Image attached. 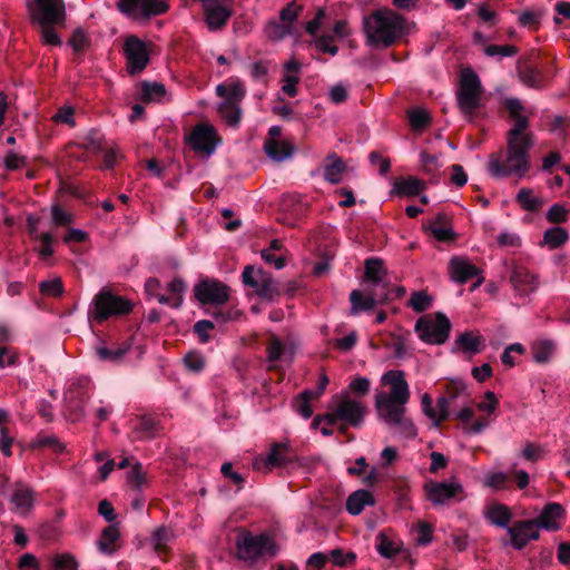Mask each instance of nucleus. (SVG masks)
<instances>
[{"instance_id": "a18cd8bd", "label": "nucleus", "mask_w": 570, "mask_h": 570, "mask_svg": "<svg viewBox=\"0 0 570 570\" xmlns=\"http://www.w3.org/2000/svg\"><path fill=\"white\" fill-rule=\"evenodd\" d=\"M365 293L370 294L379 304H386L393 301L392 291L390 289V281L384 279L379 284L367 285Z\"/></svg>"}, {"instance_id": "4c0bfd02", "label": "nucleus", "mask_w": 570, "mask_h": 570, "mask_svg": "<svg viewBox=\"0 0 570 570\" xmlns=\"http://www.w3.org/2000/svg\"><path fill=\"white\" fill-rule=\"evenodd\" d=\"M166 96V88L160 82L142 81L140 83V100L144 102H161Z\"/></svg>"}, {"instance_id": "37998d69", "label": "nucleus", "mask_w": 570, "mask_h": 570, "mask_svg": "<svg viewBox=\"0 0 570 570\" xmlns=\"http://www.w3.org/2000/svg\"><path fill=\"white\" fill-rule=\"evenodd\" d=\"M425 187V183L415 177L399 179L394 183L393 191L401 196H416Z\"/></svg>"}, {"instance_id": "13d9d810", "label": "nucleus", "mask_w": 570, "mask_h": 570, "mask_svg": "<svg viewBox=\"0 0 570 570\" xmlns=\"http://www.w3.org/2000/svg\"><path fill=\"white\" fill-rule=\"evenodd\" d=\"M409 121L413 130L421 131L430 125L431 116L425 109L414 108L409 111Z\"/></svg>"}, {"instance_id": "b1692460", "label": "nucleus", "mask_w": 570, "mask_h": 570, "mask_svg": "<svg viewBox=\"0 0 570 570\" xmlns=\"http://www.w3.org/2000/svg\"><path fill=\"white\" fill-rule=\"evenodd\" d=\"M449 272L454 282L465 284L479 274V268L468 259L454 256L449 263Z\"/></svg>"}, {"instance_id": "680f3d73", "label": "nucleus", "mask_w": 570, "mask_h": 570, "mask_svg": "<svg viewBox=\"0 0 570 570\" xmlns=\"http://www.w3.org/2000/svg\"><path fill=\"white\" fill-rule=\"evenodd\" d=\"M52 225L56 227H68L73 223V215L66 212L59 204L51 207Z\"/></svg>"}, {"instance_id": "cd10ccee", "label": "nucleus", "mask_w": 570, "mask_h": 570, "mask_svg": "<svg viewBox=\"0 0 570 570\" xmlns=\"http://www.w3.org/2000/svg\"><path fill=\"white\" fill-rule=\"evenodd\" d=\"M35 501L33 491L23 484H17L12 491L10 502L13 510L20 514H27Z\"/></svg>"}, {"instance_id": "7ed1b4c3", "label": "nucleus", "mask_w": 570, "mask_h": 570, "mask_svg": "<svg viewBox=\"0 0 570 570\" xmlns=\"http://www.w3.org/2000/svg\"><path fill=\"white\" fill-rule=\"evenodd\" d=\"M281 547L275 537L269 533H253L239 529L235 538V557L247 567H254L261 560L275 558Z\"/></svg>"}, {"instance_id": "0eeeda50", "label": "nucleus", "mask_w": 570, "mask_h": 570, "mask_svg": "<svg viewBox=\"0 0 570 570\" xmlns=\"http://www.w3.org/2000/svg\"><path fill=\"white\" fill-rule=\"evenodd\" d=\"M131 309L132 304L128 299L104 288L95 295L88 315L97 323H102L111 316L127 315Z\"/></svg>"}, {"instance_id": "9b49d317", "label": "nucleus", "mask_w": 570, "mask_h": 570, "mask_svg": "<svg viewBox=\"0 0 570 570\" xmlns=\"http://www.w3.org/2000/svg\"><path fill=\"white\" fill-rule=\"evenodd\" d=\"M31 21L40 26L63 24L66 8L63 0H32L27 2Z\"/></svg>"}, {"instance_id": "dca6fc26", "label": "nucleus", "mask_w": 570, "mask_h": 570, "mask_svg": "<svg viewBox=\"0 0 570 570\" xmlns=\"http://www.w3.org/2000/svg\"><path fill=\"white\" fill-rule=\"evenodd\" d=\"M514 481L519 490H524L530 484V475L524 470L515 469V464L510 470V473L501 471H492L485 474L483 485L494 491H505L511 489V483Z\"/></svg>"}, {"instance_id": "9d476101", "label": "nucleus", "mask_w": 570, "mask_h": 570, "mask_svg": "<svg viewBox=\"0 0 570 570\" xmlns=\"http://www.w3.org/2000/svg\"><path fill=\"white\" fill-rule=\"evenodd\" d=\"M481 92L479 76L470 68L462 70L458 102L461 111L469 118L480 107Z\"/></svg>"}, {"instance_id": "bf43d9fd", "label": "nucleus", "mask_w": 570, "mask_h": 570, "mask_svg": "<svg viewBox=\"0 0 570 570\" xmlns=\"http://www.w3.org/2000/svg\"><path fill=\"white\" fill-rule=\"evenodd\" d=\"M303 7L297 4L295 1L287 3L279 12V20L284 24H288L291 30L294 29V23L297 21Z\"/></svg>"}, {"instance_id": "c756f323", "label": "nucleus", "mask_w": 570, "mask_h": 570, "mask_svg": "<svg viewBox=\"0 0 570 570\" xmlns=\"http://www.w3.org/2000/svg\"><path fill=\"white\" fill-rule=\"evenodd\" d=\"M285 352L284 343L275 335H272L266 346L267 361L269 363L268 370L277 375V382L282 381L284 373L277 366V362L282 358Z\"/></svg>"}, {"instance_id": "de8ad7c7", "label": "nucleus", "mask_w": 570, "mask_h": 570, "mask_svg": "<svg viewBox=\"0 0 570 570\" xmlns=\"http://www.w3.org/2000/svg\"><path fill=\"white\" fill-rule=\"evenodd\" d=\"M218 112L230 127H237L240 122L243 111L238 104L220 102Z\"/></svg>"}, {"instance_id": "69168bd1", "label": "nucleus", "mask_w": 570, "mask_h": 570, "mask_svg": "<svg viewBox=\"0 0 570 570\" xmlns=\"http://www.w3.org/2000/svg\"><path fill=\"white\" fill-rule=\"evenodd\" d=\"M186 368L191 373H200L206 364V360L199 352H189L184 357Z\"/></svg>"}, {"instance_id": "f3484780", "label": "nucleus", "mask_w": 570, "mask_h": 570, "mask_svg": "<svg viewBox=\"0 0 570 570\" xmlns=\"http://www.w3.org/2000/svg\"><path fill=\"white\" fill-rule=\"evenodd\" d=\"M243 283L255 289L256 294L265 299L272 301L279 294L278 287L272 275L258 269L255 273L253 266L247 265L242 273Z\"/></svg>"}, {"instance_id": "f704fd0d", "label": "nucleus", "mask_w": 570, "mask_h": 570, "mask_svg": "<svg viewBox=\"0 0 570 570\" xmlns=\"http://www.w3.org/2000/svg\"><path fill=\"white\" fill-rule=\"evenodd\" d=\"M381 385L389 392H409V384L405 374L400 370H390L381 377Z\"/></svg>"}, {"instance_id": "3c124183", "label": "nucleus", "mask_w": 570, "mask_h": 570, "mask_svg": "<svg viewBox=\"0 0 570 570\" xmlns=\"http://www.w3.org/2000/svg\"><path fill=\"white\" fill-rule=\"evenodd\" d=\"M168 9L169 6L164 0H142V7L140 8V17L145 20H149L153 17L166 13Z\"/></svg>"}, {"instance_id": "f257e3e1", "label": "nucleus", "mask_w": 570, "mask_h": 570, "mask_svg": "<svg viewBox=\"0 0 570 570\" xmlns=\"http://www.w3.org/2000/svg\"><path fill=\"white\" fill-rule=\"evenodd\" d=\"M504 109L513 120L512 128L507 132V151L492 154L489 170L494 177L517 176L522 178L530 169L529 151L534 145L533 135L528 132L529 118L522 114L524 107L518 98H507Z\"/></svg>"}, {"instance_id": "ddd939ff", "label": "nucleus", "mask_w": 570, "mask_h": 570, "mask_svg": "<svg viewBox=\"0 0 570 570\" xmlns=\"http://www.w3.org/2000/svg\"><path fill=\"white\" fill-rule=\"evenodd\" d=\"M425 499L434 505L448 504L451 500H463L466 493L459 481L440 482L428 480L423 484Z\"/></svg>"}, {"instance_id": "bb28decb", "label": "nucleus", "mask_w": 570, "mask_h": 570, "mask_svg": "<svg viewBox=\"0 0 570 570\" xmlns=\"http://www.w3.org/2000/svg\"><path fill=\"white\" fill-rule=\"evenodd\" d=\"M263 149L272 160L282 163L294 156L296 147L287 140L265 139Z\"/></svg>"}, {"instance_id": "c03bdc74", "label": "nucleus", "mask_w": 570, "mask_h": 570, "mask_svg": "<svg viewBox=\"0 0 570 570\" xmlns=\"http://www.w3.org/2000/svg\"><path fill=\"white\" fill-rule=\"evenodd\" d=\"M170 538V531L165 527L156 529L151 537L153 548L155 552L158 554L159 558L164 560L167 558L170 550L168 547Z\"/></svg>"}, {"instance_id": "a878e982", "label": "nucleus", "mask_w": 570, "mask_h": 570, "mask_svg": "<svg viewBox=\"0 0 570 570\" xmlns=\"http://www.w3.org/2000/svg\"><path fill=\"white\" fill-rule=\"evenodd\" d=\"M509 281L519 295H527L537 288L535 277L522 266H514Z\"/></svg>"}, {"instance_id": "a211bd4d", "label": "nucleus", "mask_w": 570, "mask_h": 570, "mask_svg": "<svg viewBox=\"0 0 570 570\" xmlns=\"http://www.w3.org/2000/svg\"><path fill=\"white\" fill-rule=\"evenodd\" d=\"M509 544L515 550L524 549L531 541L540 539L538 523L531 520H518L507 529Z\"/></svg>"}, {"instance_id": "4be33fe9", "label": "nucleus", "mask_w": 570, "mask_h": 570, "mask_svg": "<svg viewBox=\"0 0 570 570\" xmlns=\"http://www.w3.org/2000/svg\"><path fill=\"white\" fill-rule=\"evenodd\" d=\"M483 518L491 524L498 528L510 527L513 512L512 509L501 502H490L483 509Z\"/></svg>"}, {"instance_id": "8fccbe9b", "label": "nucleus", "mask_w": 570, "mask_h": 570, "mask_svg": "<svg viewBox=\"0 0 570 570\" xmlns=\"http://www.w3.org/2000/svg\"><path fill=\"white\" fill-rule=\"evenodd\" d=\"M104 135L98 129H90L79 144L86 151L97 154L104 150Z\"/></svg>"}, {"instance_id": "5fc2aeb1", "label": "nucleus", "mask_w": 570, "mask_h": 570, "mask_svg": "<svg viewBox=\"0 0 570 570\" xmlns=\"http://www.w3.org/2000/svg\"><path fill=\"white\" fill-rule=\"evenodd\" d=\"M90 38L82 28L75 29L68 40V45L72 48L76 55L82 53L90 47Z\"/></svg>"}, {"instance_id": "f8f14e48", "label": "nucleus", "mask_w": 570, "mask_h": 570, "mask_svg": "<svg viewBox=\"0 0 570 570\" xmlns=\"http://www.w3.org/2000/svg\"><path fill=\"white\" fill-rule=\"evenodd\" d=\"M200 3L204 21L209 31L223 30L234 14V0H194Z\"/></svg>"}, {"instance_id": "393cba45", "label": "nucleus", "mask_w": 570, "mask_h": 570, "mask_svg": "<svg viewBox=\"0 0 570 570\" xmlns=\"http://www.w3.org/2000/svg\"><path fill=\"white\" fill-rule=\"evenodd\" d=\"M376 540L377 552L384 558H393L400 553L403 548L402 540L392 529L381 531Z\"/></svg>"}, {"instance_id": "5701e85b", "label": "nucleus", "mask_w": 570, "mask_h": 570, "mask_svg": "<svg viewBox=\"0 0 570 570\" xmlns=\"http://www.w3.org/2000/svg\"><path fill=\"white\" fill-rule=\"evenodd\" d=\"M422 405L426 416L436 424L448 417L450 404L444 394H440L435 399L432 397V394H424Z\"/></svg>"}, {"instance_id": "39448f33", "label": "nucleus", "mask_w": 570, "mask_h": 570, "mask_svg": "<svg viewBox=\"0 0 570 570\" xmlns=\"http://www.w3.org/2000/svg\"><path fill=\"white\" fill-rule=\"evenodd\" d=\"M409 394H377L376 409L379 416L389 425L395 426L406 438H414L416 430L406 416L405 404Z\"/></svg>"}, {"instance_id": "338daca9", "label": "nucleus", "mask_w": 570, "mask_h": 570, "mask_svg": "<svg viewBox=\"0 0 570 570\" xmlns=\"http://www.w3.org/2000/svg\"><path fill=\"white\" fill-rule=\"evenodd\" d=\"M553 351V344L550 341H540L532 347L533 360L537 363H547Z\"/></svg>"}, {"instance_id": "f03ea898", "label": "nucleus", "mask_w": 570, "mask_h": 570, "mask_svg": "<svg viewBox=\"0 0 570 570\" xmlns=\"http://www.w3.org/2000/svg\"><path fill=\"white\" fill-rule=\"evenodd\" d=\"M406 19L392 9H377L363 19L367 43L372 47L387 48L407 32Z\"/></svg>"}, {"instance_id": "412c9836", "label": "nucleus", "mask_w": 570, "mask_h": 570, "mask_svg": "<svg viewBox=\"0 0 570 570\" xmlns=\"http://www.w3.org/2000/svg\"><path fill=\"white\" fill-rule=\"evenodd\" d=\"M130 423V438L132 441L150 440L163 431L160 421L154 415H141L131 420Z\"/></svg>"}, {"instance_id": "052dcab7", "label": "nucleus", "mask_w": 570, "mask_h": 570, "mask_svg": "<svg viewBox=\"0 0 570 570\" xmlns=\"http://www.w3.org/2000/svg\"><path fill=\"white\" fill-rule=\"evenodd\" d=\"M32 445L38 449L51 448L56 453H62L66 450L63 443H61L55 435L38 434Z\"/></svg>"}, {"instance_id": "72a5a7b5", "label": "nucleus", "mask_w": 570, "mask_h": 570, "mask_svg": "<svg viewBox=\"0 0 570 570\" xmlns=\"http://www.w3.org/2000/svg\"><path fill=\"white\" fill-rule=\"evenodd\" d=\"M217 96L224 98L223 102L238 104L244 99L246 89L240 80H234L230 83H219L216 87Z\"/></svg>"}, {"instance_id": "473e14b6", "label": "nucleus", "mask_w": 570, "mask_h": 570, "mask_svg": "<svg viewBox=\"0 0 570 570\" xmlns=\"http://www.w3.org/2000/svg\"><path fill=\"white\" fill-rule=\"evenodd\" d=\"M386 278L384 262L379 257H368L364 262V282L367 285L379 284Z\"/></svg>"}, {"instance_id": "6e6552de", "label": "nucleus", "mask_w": 570, "mask_h": 570, "mask_svg": "<svg viewBox=\"0 0 570 570\" xmlns=\"http://www.w3.org/2000/svg\"><path fill=\"white\" fill-rule=\"evenodd\" d=\"M452 324L442 312L420 317L415 323V332L426 344L442 345L450 336Z\"/></svg>"}, {"instance_id": "c9c22d12", "label": "nucleus", "mask_w": 570, "mask_h": 570, "mask_svg": "<svg viewBox=\"0 0 570 570\" xmlns=\"http://www.w3.org/2000/svg\"><path fill=\"white\" fill-rule=\"evenodd\" d=\"M318 397L320 394H298L293 399L292 405L301 416L308 419L317 409Z\"/></svg>"}, {"instance_id": "864d4df0", "label": "nucleus", "mask_w": 570, "mask_h": 570, "mask_svg": "<svg viewBox=\"0 0 570 570\" xmlns=\"http://www.w3.org/2000/svg\"><path fill=\"white\" fill-rule=\"evenodd\" d=\"M265 33L268 39L277 41L286 38L287 36L295 35V30H291L288 24H284L281 20H271L267 22Z\"/></svg>"}, {"instance_id": "c85d7f7f", "label": "nucleus", "mask_w": 570, "mask_h": 570, "mask_svg": "<svg viewBox=\"0 0 570 570\" xmlns=\"http://www.w3.org/2000/svg\"><path fill=\"white\" fill-rule=\"evenodd\" d=\"M375 502V498L370 491L356 490L348 495L346 500V510L352 515H358L366 507H373Z\"/></svg>"}, {"instance_id": "6ab92c4d", "label": "nucleus", "mask_w": 570, "mask_h": 570, "mask_svg": "<svg viewBox=\"0 0 570 570\" xmlns=\"http://www.w3.org/2000/svg\"><path fill=\"white\" fill-rule=\"evenodd\" d=\"M186 141L195 151H203L210 155L220 140L213 126L200 124L194 127L186 137Z\"/></svg>"}, {"instance_id": "7c9ffc66", "label": "nucleus", "mask_w": 570, "mask_h": 570, "mask_svg": "<svg viewBox=\"0 0 570 570\" xmlns=\"http://www.w3.org/2000/svg\"><path fill=\"white\" fill-rule=\"evenodd\" d=\"M428 228L439 242L448 243L456 238V234L450 227L445 213H438L435 218L430 222Z\"/></svg>"}, {"instance_id": "ea45409f", "label": "nucleus", "mask_w": 570, "mask_h": 570, "mask_svg": "<svg viewBox=\"0 0 570 570\" xmlns=\"http://www.w3.org/2000/svg\"><path fill=\"white\" fill-rule=\"evenodd\" d=\"M350 303L352 305V314L356 315L361 312L372 311L376 305H380L370 294L365 295L354 289L350 294Z\"/></svg>"}, {"instance_id": "1a4fd4ad", "label": "nucleus", "mask_w": 570, "mask_h": 570, "mask_svg": "<svg viewBox=\"0 0 570 570\" xmlns=\"http://www.w3.org/2000/svg\"><path fill=\"white\" fill-rule=\"evenodd\" d=\"M295 453L288 442H275L271 444L268 452L259 454L253 459V470L267 474L275 469H282L292 463Z\"/></svg>"}, {"instance_id": "423d86ee", "label": "nucleus", "mask_w": 570, "mask_h": 570, "mask_svg": "<svg viewBox=\"0 0 570 570\" xmlns=\"http://www.w3.org/2000/svg\"><path fill=\"white\" fill-rule=\"evenodd\" d=\"M499 404L495 394H484L480 402H474L463 407L458 413V420L462 430L468 434H478L485 429Z\"/></svg>"}, {"instance_id": "58836bf2", "label": "nucleus", "mask_w": 570, "mask_h": 570, "mask_svg": "<svg viewBox=\"0 0 570 570\" xmlns=\"http://www.w3.org/2000/svg\"><path fill=\"white\" fill-rule=\"evenodd\" d=\"M120 538L119 529L116 524L106 527L98 541L100 551L105 553H112L118 549V540Z\"/></svg>"}, {"instance_id": "4d7b16f0", "label": "nucleus", "mask_w": 570, "mask_h": 570, "mask_svg": "<svg viewBox=\"0 0 570 570\" xmlns=\"http://www.w3.org/2000/svg\"><path fill=\"white\" fill-rule=\"evenodd\" d=\"M127 482L135 490H139L147 485V473L144 471L142 465L139 462L131 465L127 474Z\"/></svg>"}, {"instance_id": "603ef678", "label": "nucleus", "mask_w": 570, "mask_h": 570, "mask_svg": "<svg viewBox=\"0 0 570 570\" xmlns=\"http://www.w3.org/2000/svg\"><path fill=\"white\" fill-rule=\"evenodd\" d=\"M518 75L520 80L529 87H538L541 80L540 71L525 62L518 63Z\"/></svg>"}, {"instance_id": "2f4dec72", "label": "nucleus", "mask_w": 570, "mask_h": 570, "mask_svg": "<svg viewBox=\"0 0 570 570\" xmlns=\"http://www.w3.org/2000/svg\"><path fill=\"white\" fill-rule=\"evenodd\" d=\"M483 338L480 335H474L472 332H464L460 334L453 343L452 352L459 351L473 355L481 352Z\"/></svg>"}, {"instance_id": "774afa93", "label": "nucleus", "mask_w": 570, "mask_h": 570, "mask_svg": "<svg viewBox=\"0 0 570 570\" xmlns=\"http://www.w3.org/2000/svg\"><path fill=\"white\" fill-rule=\"evenodd\" d=\"M432 298L426 293L419 291L411 295L409 305L416 312L422 313L430 308Z\"/></svg>"}, {"instance_id": "09e8293b", "label": "nucleus", "mask_w": 570, "mask_h": 570, "mask_svg": "<svg viewBox=\"0 0 570 570\" xmlns=\"http://www.w3.org/2000/svg\"><path fill=\"white\" fill-rule=\"evenodd\" d=\"M515 200L528 212H538L542 207V200L533 195L532 189L521 188L517 194Z\"/></svg>"}, {"instance_id": "aec40b11", "label": "nucleus", "mask_w": 570, "mask_h": 570, "mask_svg": "<svg viewBox=\"0 0 570 570\" xmlns=\"http://www.w3.org/2000/svg\"><path fill=\"white\" fill-rule=\"evenodd\" d=\"M566 510L558 502H549L547 503L537 519H533L538 523V529L540 528L547 531H558L562 528L566 521Z\"/></svg>"}, {"instance_id": "20e7f679", "label": "nucleus", "mask_w": 570, "mask_h": 570, "mask_svg": "<svg viewBox=\"0 0 570 570\" xmlns=\"http://www.w3.org/2000/svg\"><path fill=\"white\" fill-rule=\"evenodd\" d=\"M365 415V406L357 401L340 399L334 402L325 414H317L312 422L314 429H320L322 434L332 435L337 428L345 430L347 426L358 425Z\"/></svg>"}, {"instance_id": "e2e57ef3", "label": "nucleus", "mask_w": 570, "mask_h": 570, "mask_svg": "<svg viewBox=\"0 0 570 570\" xmlns=\"http://www.w3.org/2000/svg\"><path fill=\"white\" fill-rule=\"evenodd\" d=\"M186 288L184 281L179 277L174 278L168 284V292L173 295V301L170 303V307L179 308L183 304L184 297L183 293Z\"/></svg>"}, {"instance_id": "4468645a", "label": "nucleus", "mask_w": 570, "mask_h": 570, "mask_svg": "<svg viewBox=\"0 0 570 570\" xmlns=\"http://www.w3.org/2000/svg\"><path fill=\"white\" fill-rule=\"evenodd\" d=\"M126 68L130 76L141 73L150 61L147 45L137 36H128L124 41Z\"/></svg>"}, {"instance_id": "79ce46f5", "label": "nucleus", "mask_w": 570, "mask_h": 570, "mask_svg": "<svg viewBox=\"0 0 570 570\" xmlns=\"http://www.w3.org/2000/svg\"><path fill=\"white\" fill-rule=\"evenodd\" d=\"M569 239L568 232L562 227L548 228L543 234V239L539 243L541 247L548 246L550 249L561 247Z\"/></svg>"}, {"instance_id": "49530a36", "label": "nucleus", "mask_w": 570, "mask_h": 570, "mask_svg": "<svg viewBox=\"0 0 570 570\" xmlns=\"http://www.w3.org/2000/svg\"><path fill=\"white\" fill-rule=\"evenodd\" d=\"M129 348V344L115 347L99 346L96 348V354L102 362L118 363Z\"/></svg>"}, {"instance_id": "0e129e2a", "label": "nucleus", "mask_w": 570, "mask_h": 570, "mask_svg": "<svg viewBox=\"0 0 570 570\" xmlns=\"http://www.w3.org/2000/svg\"><path fill=\"white\" fill-rule=\"evenodd\" d=\"M51 564L55 570H77L78 563L70 553H59L52 557Z\"/></svg>"}, {"instance_id": "a19ab883", "label": "nucleus", "mask_w": 570, "mask_h": 570, "mask_svg": "<svg viewBox=\"0 0 570 570\" xmlns=\"http://www.w3.org/2000/svg\"><path fill=\"white\" fill-rule=\"evenodd\" d=\"M11 341V333L7 326L0 325V368L6 366L14 365L18 361V356L11 353V350L4 346L6 343Z\"/></svg>"}, {"instance_id": "6e6d98bb", "label": "nucleus", "mask_w": 570, "mask_h": 570, "mask_svg": "<svg viewBox=\"0 0 570 570\" xmlns=\"http://www.w3.org/2000/svg\"><path fill=\"white\" fill-rule=\"evenodd\" d=\"M116 7L122 14L132 18L134 20L146 21L140 17L142 0H118Z\"/></svg>"}, {"instance_id": "e433bc0d", "label": "nucleus", "mask_w": 570, "mask_h": 570, "mask_svg": "<svg viewBox=\"0 0 570 570\" xmlns=\"http://www.w3.org/2000/svg\"><path fill=\"white\" fill-rule=\"evenodd\" d=\"M345 169L346 166L342 158L337 157L336 154H332L327 157V163L324 166V179L334 185L338 184Z\"/></svg>"}, {"instance_id": "2eb2a0df", "label": "nucleus", "mask_w": 570, "mask_h": 570, "mask_svg": "<svg viewBox=\"0 0 570 570\" xmlns=\"http://www.w3.org/2000/svg\"><path fill=\"white\" fill-rule=\"evenodd\" d=\"M194 295L202 305L220 306L229 299V287L214 278H203L194 286Z\"/></svg>"}]
</instances>
